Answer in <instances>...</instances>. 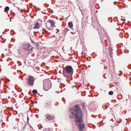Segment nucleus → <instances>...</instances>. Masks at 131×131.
<instances>
[{
    "label": "nucleus",
    "instance_id": "1a4fd4ad",
    "mask_svg": "<svg viewBox=\"0 0 131 131\" xmlns=\"http://www.w3.org/2000/svg\"><path fill=\"white\" fill-rule=\"evenodd\" d=\"M27 125V124L26 123H25L24 125H23V131H22V130H21V131H24V130L25 129L26 127V126Z\"/></svg>",
    "mask_w": 131,
    "mask_h": 131
},
{
    "label": "nucleus",
    "instance_id": "20e7f679",
    "mask_svg": "<svg viewBox=\"0 0 131 131\" xmlns=\"http://www.w3.org/2000/svg\"><path fill=\"white\" fill-rule=\"evenodd\" d=\"M34 81V77L33 76H29L27 79V84L30 86H33Z\"/></svg>",
    "mask_w": 131,
    "mask_h": 131
},
{
    "label": "nucleus",
    "instance_id": "2eb2a0df",
    "mask_svg": "<svg viewBox=\"0 0 131 131\" xmlns=\"http://www.w3.org/2000/svg\"><path fill=\"white\" fill-rule=\"evenodd\" d=\"M113 92L112 91H110L108 92L109 94L110 95H112L113 94Z\"/></svg>",
    "mask_w": 131,
    "mask_h": 131
},
{
    "label": "nucleus",
    "instance_id": "6ab92c4d",
    "mask_svg": "<svg viewBox=\"0 0 131 131\" xmlns=\"http://www.w3.org/2000/svg\"><path fill=\"white\" fill-rule=\"evenodd\" d=\"M29 51V52H30V51H32V49L30 48L29 49V50H28Z\"/></svg>",
    "mask_w": 131,
    "mask_h": 131
},
{
    "label": "nucleus",
    "instance_id": "a211bd4d",
    "mask_svg": "<svg viewBox=\"0 0 131 131\" xmlns=\"http://www.w3.org/2000/svg\"><path fill=\"white\" fill-rule=\"evenodd\" d=\"M69 29H68L67 28H65L64 29V31L65 32H67V31H68L69 30Z\"/></svg>",
    "mask_w": 131,
    "mask_h": 131
},
{
    "label": "nucleus",
    "instance_id": "9d476101",
    "mask_svg": "<svg viewBox=\"0 0 131 131\" xmlns=\"http://www.w3.org/2000/svg\"><path fill=\"white\" fill-rule=\"evenodd\" d=\"M4 9L5 12H6L9 10V7H8L6 6L5 8Z\"/></svg>",
    "mask_w": 131,
    "mask_h": 131
},
{
    "label": "nucleus",
    "instance_id": "4be33fe9",
    "mask_svg": "<svg viewBox=\"0 0 131 131\" xmlns=\"http://www.w3.org/2000/svg\"><path fill=\"white\" fill-rule=\"evenodd\" d=\"M72 49V47H71V49Z\"/></svg>",
    "mask_w": 131,
    "mask_h": 131
},
{
    "label": "nucleus",
    "instance_id": "393cba45",
    "mask_svg": "<svg viewBox=\"0 0 131 131\" xmlns=\"http://www.w3.org/2000/svg\"><path fill=\"white\" fill-rule=\"evenodd\" d=\"M11 21V20H10V21Z\"/></svg>",
    "mask_w": 131,
    "mask_h": 131
},
{
    "label": "nucleus",
    "instance_id": "5701e85b",
    "mask_svg": "<svg viewBox=\"0 0 131 131\" xmlns=\"http://www.w3.org/2000/svg\"><path fill=\"white\" fill-rule=\"evenodd\" d=\"M35 103H37V102H35Z\"/></svg>",
    "mask_w": 131,
    "mask_h": 131
},
{
    "label": "nucleus",
    "instance_id": "f8f14e48",
    "mask_svg": "<svg viewBox=\"0 0 131 131\" xmlns=\"http://www.w3.org/2000/svg\"><path fill=\"white\" fill-rule=\"evenodd\" d=\"M49 22L50 23V24H53V23H54V22L53 20H49Z\"/></svg>",
    "mask_w": 131,
    "mask_h": 131
},
{
    "label": "nucleus",
    "instance_id": "0eeeda50",
    "mask_svg": "<svg viewBox=\"0 0 131 131\" xmlns=\"http://www.w3.org/2000/svg\"><path fill=\"white\" fill-rule=\"evenodd\" d=\"M68 25L69 27L71 29H72L73 27L72 23L71 22H69L68 23Z\"/></svg>",
    "mask_w": 131,
    "mask_h": 131
},
{
    "label": "nucleus",
    "instance_id": "412c9836",
    "mask_svg": "<svg viewBox=\"0 0 131 131\" xmlns=\"http://www.w3.org/2000/svg\"><path fill=\"white\" fill-rule=\"evenodd\" d=\"M44 55H44V53H43V56Z\"/></svg>",
    "mask_w": 131,
    "mask_h": 131
},
{
    "label": "nucleus",
    "instance_id": "ddd939ff",
    "mask_svg": "<svg viewBox=\"0 0 131 131\" xmlns=\"http://www.w3.org/2000/svg\"><path fill=\"white\" fill-rule=\"evenodd\" d=\"M54 26V23H53V24H50V27H51V28L52 29L53 28V27Z\"/></svg>",
    "mask_w": 131,
    "mask_h": 131
},
{
    "label": "nucleus",
    "instance_id": "aec40b11",
    "mask_svg": "<svg viewBox=\"0 0 131 131\" xmlns=\"http://www.w3.org/2000/svg\"><path fill=\"white\" fill-rule=\"evenodd\" d=\"M27 122H28L29 120V117L28 116L27 117Z\"/></svg>",
    "mask_w": 131,
    "mask_h": 131
},
{
    "label": "nucleus",
    "instance_id": "423d86ee",
    "mask_svg": "<svg viewBox=\"0 0 131 131\" xmlns=\"http://www.w3.org/2000/svg\"><path fill=\"white\" fill-rule=\"evenodd\" d=\"M45 116L47 119L50 120H52L54 118V116H52L49 114H47L45 115Z\"/></svg>",
    "mask_w": 131,
    "mask_h": 131
},
{
    "label": "nucleus",
    "instance_id": "7ed1b4c3",
    "mask_svg": "<svg viewBox=\"0 0 131 131\" xmlns=\"http://www.w3.org/2000/svg\"><path fill=\"white\" fill-rule=\"evenodd\" d=\"M43 88L45 91H48L51 87V81L48 79H46L43 81Z\"/></svg>",
    "mask_w": 131,
    "mask_h": 131
},
{
    "label": "nucleus",
    "instance_id": "f03ea898",
    "mask_svg": "<svg viewBox=\"0 0 131 131\" xmlns=\"http://www.w3.org/2000/svg\"><path fill=\"white\" fill-rule=\"evenodd\" d=\"M73 73V70L72 67L68 66L63 69V74L64 76L66 78L71 77Z\"/></svg>",
    "mask_w": 131,
    "mask_h": 131
},
{
    "label": "nucleus",
    "instance_id": "4468645a",
    "mask_svg": "<svg viewBox=\"0 0 131 131\" xmlns=\"http://www.w3.org/2000/svg\"><path fill=\"white\" fill-rule=\"evenodd\" d=\"M49 128H45L43 129V131H50V129Z\"/></svg>",
    "mask_w": 131,
    "mask_h": 131
},
{
    "label": "nucleus",
    "instance_id": "6e6552de",
    "mask_svg": "<svg viewBox=\"0 0 131 131\" xmlns=\"http://www.w3.org/2000/svg\"><path fill=\"white\" fill-rule=\"evenodd\" d=\"M39 24L38 22H37L36 24H35V26L34 28V29H38L39 28Z\"/></svg>",
    "mask_w": 131,
    "mask_h": 131
},
{
    "label": "nucleus",
    "instance_id": "f3484780",
    "mask_svg": "<svg viewBox=\"0 0 131 131\" xmlns=\"http://www.w3.org/2000/svg\"><path fill=\"white\" fill-rule=\"evenodd\" d=\"M109 53L110 54V57H112L113 56V52H109Z\"/></svg>",
    "mask_w": 131,
    "mask_h": 131
},
{
    "label": "nucleus",
    "instance_id": "39448f33",
    "mask_svg": "<svg viewBox=\"0 0 131 131\" xmlns=\"http://www.w3.org/2000/svg\"><path fill=\"white\" fill-rule=\"evenodd\" d=\"M30 45L26 42H24L23 44V49L28 50Z\"/></svg>",
    "mask_w": 131,
    "mask_h": 131
},
{
    "label": "nucleus",
    "instance_id": "9b49d317",
    "mask_svg": "<svg viewBox=\"0 0 131 131\" xmlns=\"http://www.w3.org/2000/svg\"><path fill=\"white\" fill-rule=\"evenodd\" d=\"M32 93L34 94H37V91L36 90H34L32 91Z\"/></svg>",
    "mask_w": 131,
    "mask_h": 131
},
{
    "label": "nucleus",
    "instance_id": "f257e3e1",
    "mask_svg": "<svg viewBox=\"0 0 131 131\" xmlns=\"http://www.w3.org/2000/svg\"><path fill=\"white\" fill-rule=\"evenodd\" d=\"M71 114L70 115L71 118H73L74 117L75 122L76 124L78 126V128L80 131H82L84 128V124L82 122V112L79 106L75 105L70 110Z\"/></svg>",
    "mask_w": 131,
    "mask_h": 131
},
{
    "label": "nucleus",
    "instance_id": "b1692460",
    "mask_svg": "<svg viewBox=\"0 0 131 131\" xmlns=\"http://www.w3.org/2000/svg\"><path fill=\"white\" fill-rule=\"evenodd\" d=\"M1 61H2V60H1Z\"/></svg>",
    "mask_w": 131,
    "mask_h": 131
},
{
    "label": "nucleus",
    "instance_id": "dca6fc26",
    "mask_svg": "<svg viewBox=\"0 0 131 131\" xmlns=\"http://www.w3.org/2000/svg\"><path fill=\"white\" fill-rule=\"evenodd\" d=\"M112 49L111 47H109L108 51L109 52L112 51Z\"/></svg>",
    "mask_w": 131,
    "mask_h": 131
}]
</instances>
